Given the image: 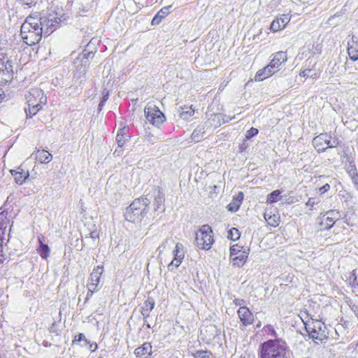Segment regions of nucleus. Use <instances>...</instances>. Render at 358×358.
Listing matches in <instances>:
<instances>
[{
  "label": "nucleus",
  "instance_id": "1",
  "mask_svg": "<svg viewBox=\"0 0 358 358\" xmlns=\"http://www.w3.org/2000/svg\"><path fill=\"white\" fill-rule=\"evenodd\" d=\"M150 204V199L147 196L134 199L124 213L125 220L131 222L141 221L149 212Z\"/></svg>",
  "mask_w": 358,
  "mask_h": 358
},
{
  "label": "nucleus",
  "instance_id": "2",
  "mask_svg": "<svg viewBox=\"0 0 358 358\" xmlns=\"http://www.w3.org/2000/svg\"><path fill=\"white\" fill-rule=\"evenodd\" d=\"M259 354L260 358H289L286 343L280 339L269 340L262 343Z\"/></svg>",
  "mask_w": 358,
  "mask_h": 358
},
{
  "label": "nucleus",
  "instance_id": "3",
  "mask_svg": "<svg viewBox=\"0 0 358 358\" xmlns=\"http://www.w3.org/2000/svg\"><path fill=\"white\" fill-rule=\"evenodd\" d=\"M94 57V53L93 51H88L87 50H84L82 53L79 54L74 60V65L76 68L74 71L75 78H85L87 69L90 65V62ZM85 80V79H82L80 81V83H82Z\"/></svg>",
  "mask_w": 358,
  "mask_h": 358
},
{
  "label": "nucleus",
  "instance_id": "4",
  "mask_svg": "<svg viewBox=\"0 0 358 358\" xmlns=\"http://www.w3.org/2000/svg\"><path fill=\"white\" fill-rule=\"evenodd\" d=\"M42 26L28 25L22 24L20 29V34L24 42L31 46L38 43L42 38Z\"/></svg>",
  "mask_w": 358,
  "mask_h": 358
},
{
  "label": "nucleus",
  "instance_id": "5",
  "mask_svg": "<svg viewBox=\"0 0 358 358\" xmlns=\"http://www.w3.org/2000/svg\"><path fill=\"white\" fill-rule=\"evenodd\" d=\"M213 231L208 224L203 225L196 233L195 243L198 248L208 250L214 242Z\"/></svg>",
  "mask_w": 358,
  "mask_h": 358
},
{
  "label": "nucleus",
  "instance_id": "6",
  "mask_svg": "<svg viewBox=\"0 0 358 358\" xmlns=\"http://www.w3.org/2000/svg\"><path fill=\"white\" fill-rule=\"evenodd\" d=\"M230 261L233 266L241 267L247 261L249 249H243V247L238 244L230 247Z\"/></svg>",
  "mask_w": 358,
  "mask_h": 358
},
{
  "label": "nucleus",
  "instance_id": "7",
  "mask_svg": "<svg viewBox=\"0 0 358 358\" xmlns=\"http://www.w3.org/2000/svg\"><path fill=\"white\" fill-rule=\"evenodd\" d=\"M147 120L152 125L159 127L166 120L164 113L154 104L148 103L144 110Z\"/></svg>",
  "mask_w": 358,
  "mask_h": 358
},
{
  "label": "nucleus",
  "instance_id": "8",
  "mask_svg": "<svg viewBox=\"0 0 358 358\" xmlns=\"http://www.w3.org/2000/svg\"><path fill=\"white\" fill-rule=\"evenodd\" d=\"M13 70L12 62H1L0 64V85L9 84L13 79Z\"/></svg>",
  "mask_w": 358,
  "mask_h": 358
},
{
  "label": "nucleus",
  "instance_id": "9",
  "mask_svg": "<svg viewBox=\"0 0 358 358\" xmlns=\"http://www.w3.org/2000/svg\"><path fill=\"white\" fill-rule=\"evenodd\" d=\"M8 213L5 211H1L0 213V262L3 263L5 260H6L7 257L6 253L4 252V248L3 246V238L2 236L5 233V230L7 227V224L9 222L6 215Z\"/></svg>",
  "mask_w": 358,
  "mask_h": 358
},
{
  "label": "nucleus",
  "instance_id": "10",
  "mask_svg": "<svg viewBox=\"0 0 358 358\" xmlns=\"http://www.w3.org/2000/svg\"><path fill=\"white\" fill-rule=\"evenodd\" d=\"M152 197H153L154 199V210L157 211L158 210L162 209L165 201V196L164 193L160 187L156 186L154 187Z\"/></svg>",
  "mask_w": 358,
  "mask_h": 358
},
{
  "label": "nucleus",
  "instance_id": "11",
  "mask_svg": "<svg viewBox=\"0 0 358 358\" xmlns=\"http://www.w3.org/2000/svg\"><path fill=\"white\" fill-rule=\"evenodd\" d=\"M173 254L174 255V258L168 266L169 270L171 269V266H173V265L176 268L178 267L180 265L182 260L185 257L183 245L182 243H178L176 244L175 248L173 251Z\"/></svg>",
  "mask_w": 358,
  "mask_h": 358
},
{
  "label": "nucleus",
  "instance_id": "12",
  "mask_svg": "<svg viewBox=\"0 0 358 358\" xmlns=\"http://www.w3.org/2000/svg\"><path fill=\"white\" fill-rule=\"evenodd\" d=\"M237 313L243 326L246 327L252 324L254 321V317L248 308L246 306L240 307L237 311Z\"/></svg>",
  "mask_w": 358,
  "mask_h": 358
},
{
  "label": "nucleus",
  "instance_id": "13",
  "mask_svg": "<svg viewBox=\"0 0 358 358\" xmlns=\"http://www.w3.org/2000/svg\"><path fill=\"white\" fill-rule=\"evenodd\" d=\"M291 15L289 14H283L280 17L275 19L270 26V29L273 32L282 29L286 24L290 21Z\"/></svg>",
  "mask_w": 358,
  "mask_h": 358
},
{
  "label": "nucleus",
  "instance_id": "14",
  "mask_svg": "<svg viewBox=\"0 0 358 358\" xmlns=\"http://www.w3.org/2000/svg\"><path fill=\"white\" fill-rule=\"evenodd\" d=\"M10 173L18 185H22L29 176V171L22 169V166H19L17 170H10Z\"/></svg>",
  "mask_w": 358,
  "mask_h": 358
},
{
  "label": "nucleus",
  "instance_id": "15",
  "mask_svg": "<svg viewBox=\"0 0 358 358\" xmlns=\"http://www.w3.org/2000/svg\"><path fill=\"white\" fill-rule=\"evenodd\" d=\"M287 54L285 52L280 51L273 55V59L269 63L270 68H273L276 71L279 70V66L287 61Z\"/></svg>",
  "mask_w": 358,
  "mask_h": 358
},
{
  "label": "nucleus",
  "instance_id": "16",
  "mask_svg": "<svg viewBox=\"0 0 358 358\" xmlns=\"http://www.w3.org/2000/svg\"><path fill=\"white\" fill-rule=\"evenodd\" d=\"M348 53L352 61L358 59V37L352 36L351 41L348 43Z\"/></svg>",
  "mask_w": 358,
  "mask_h": 358
},
{
  "label": "nucleus",
  "instance_id": "17",
  "mask_svg": "<svg viewBox=\"0 0 358 358\" xmlns=\"http://www.w3.org/2000/svg\"><path fill=\"white\" fill-rule=\"evenodd\" d=\"M325 215H327L324 228L326 230L330 229L334 226L335 222L341 217L339 211L336 210H330L326 213Z\"/></svg>",
  "mask_w": 358,
  "mask_h": 358
},
{
  "label": "nucleus",
  "instance_id": "18",
  "mask_svg": "<svg viewBox=\"0 0 358 358\" xmlns=\"http://www.w3.org/2000/svg\"><path fill=\"white\" fill-rule=\"evenodd\" d=\"M327 134H320L315 137L313 140V145L317 150V152L321 153L326 151L327 148L324 147L325 141H327Z\"/></svg>",
  "mask_w": 358,
  "mask_h": 358
},
{
  "label": "nucleus",
  "instance_id": "19",
  "mask_svg": "<svg viewBox=\"0 0 358 358\" xmlns=\"http://www.w3.org/2000/svg\"><path fill=\"white\" fill-rule=\"evenodd\" d=\"M136 357L144 358L148 357L152 355V345L150 343L145 342L141 346L137 348L134 350Z\"/></svg>",
  "mask_w": 358,
  "mask_h": 358
},
{
  "label": "nucleus",
  "instance_id": "20",
  "mask_svg": "<svg viewBox=\"0 0 358 358\" xmlns=\"http://www.w3.org/2000/svg\"><path fill=\"white\" fill-rule=\"evenodd\" d=\"M243 196L244 195L242 192H239L236 196H234L232 201L227 207L228 210L230 212H236L241 206Z\"/></svg>",
  "mask_w": 358,
  "mask_h": 358
},
{
  "label": "nucleus",
  "instance_id": "21",
  "mask_svg": "<svg viewBox=\"0 0 358 358\" xmlns=\"http://www.w3.org/2000/svg\"><path fill=\"white\" fill-rule=\"evenodd\" d=\"M103 271V268L101 266H97L96 268H94L90 274V282L88 284H93V285L97 288Z\"/></svg>",
  "mask_w": 358,
  "mask_h": 358
},
{
  "label": "nucleus",
  "instance_id": "22",
  "mask_svg": "<svg viewBox=\"0 0 358 358\" xmlns=\"http://www.w3.org/2000/svg\"><path fill=\"white\" fill-rule=\"evenodd\" d=\"M275 72L273 68H270V64L259 70L255 75L256 81H262L266 78H268Z\"/></svg>",
  "mask_w": 358,
  "mask_h": 358
},
{
  "label": "nucleus",
  "instance_id": "23",
  "mask_svg": "<svg viewBox=\"0 0 358 358\" xmlns=\"http://www.w3.org/2000/svg\"><path fill=\"white\" fill-rule=\"evenodd\" d=\"M32 155H34L36 160L41 164H47L52 159V155L45 150H38Z\"/></svg>",
  "mask_w": 358,
  "mask_h": 358
},
{
  "label": "nucleus",
  "instance_id": "24",
  "mask_svg": "<svg viewBox=\"0 0 358 358\" xmlns=\"http://www.w3.org/2000/svg\"><path fill=\"white\" fill-rule=\"evenodd\" d=\"M44 237H38V241L39 245L37 248L38 253L39 255L44 259H46L50 255V248L49 246L43 243Z\"/></svg>",
  "mask_w": 358,
  "mask_h": 358
},
{
  "label": "nucleus",
  "instance_id": "25",
  "mask_svg": "<svg viewBox=\"0 0 358 358\" xmlns=\"http://www.w3.org/2000/svg\"><path fill=\"white\" fill-rule=\"evenodd\" d=\"M171 6H165L160 9V10L155 15L152 20V24L156 25L161 22L162 20L168 15Z\"/></svg>",
  "mask_w": 358,
  "mask_h": 358
},
{
  "label": "nucleus",
  "instance_id": "26",
  "mask_svg": "<svg viewBox=\"0 0 358 358\" xmlns=\"http://www.w3.org/2000/svg\"><path fill=\"white\" fill-rule=\"evenodd\" d=\"M345 169L347 173L352 178V180L355 183H357L358 179V173L354 162L348 161V162L345 164Z\"/></svg>",
  "mask_w": 358,
  "mask_h": 358
},
{
  "label": "nucleus",
  "instance_id": "27",
  "mask_svg": "<svg viewBox=\"0 0 358 358\" xmlns=\"http://www.w3.org/2000/svg\"><path fill=\"white\" fill-rule=\"evenodd\" d=\"M23 24H27L28 25H33V27H36V25L42 26L43 22L42 18L40 17V14L38 13H36L27 17Z\"/></svg>",
  "mask_w": 358,
  "mask_h": 358
},
{
  "label": "nucleus",
  "instance_id": "28",
  "mask_svg": "<svg viewBox=\"0 0 358 358\" xmlns=\"http://www.w3.org/2000/svg\"><path fill=\"white\" fill-rule=\"evenodd\" d=\"M28 105L29 108H25V113L27 115V117H32L34 115H35L37 112L41 108V105L38 103H31V99H28Z\"/></svg>",
  "mask_w": 358,
  "mask_h": 358
},
{
  "label": "nucleus",
  "instance_id": "29",
  "mask_svg": "<svg viewBox=\"0 0 358 358\" xmlns=\"http://www.w3.org/2000/svg\"><path fill=\"white\" fill-rule=\"evenodd\" d=\"M125 128L120 129L116 136V142L119 148H122L124 143L129 141L130 136L128 135L125 131Z\"/></svg>",
  "mask_w": 358,
  "mask_h": 358
},
{
  "label": "nucleus",
  "instance_id": "30",
  "mask_svg": "<svg viewBox=\"0 0 358 358\" xmlns=\"http://www.w3.org/2000/svg\"><path fill=\"white\" fill-rule=\"evenodd\" d=\"M205 135L204 127L198 126L192 132L191 138L192 141L199 142L203 139Z\"/></svg>",
  "mask_w": 358,
  "mask_h": 358
},
{
  "label": "nucleus",
  "instance_id": "31",
  "mask_svg": "<svg viewBox=\"0 0 358 358\" xmlns=\"http://www.w3.org/2000/svg\"><path fill=\"white\" fill-rule=\"evenodd\" d=\"M194 113V110L192 106H185L181 108L180 117L183 119H188L189 117L192 116Z\"/></svg>",
  "mask_w": 358,
  "mask_h": 358
},
{
  "label": "nucleus",
  "instance_id": "32",
  "mask_svg": "<svg viewBox=\"0 0 358 358\" xmlns=\"http://www.w3.org/2000/svg\"><path fill=\"white\" fill-rule=\"evenodd\" d=\"M341 141H339V139L336 137H331V136H328L327 137V141H325V144L327 145V148H336V146H338L339 144H340Z\"/></svg>",
  "mask_w": 358,
  "mask_h": 358
},
{
  "label": "nucleus",
  "instance_id": "33",
  "mask_svg": "<svg viewBox=\"0 0 358 358\" xmlns=\"http://www.w3.org/2000/svg\"><path fill=\"white\" fill-rule=\"evenodd\" d=\"M281 190L276 189L273 191L268 195L267 202L269 203H273L278 201L279 196L281 194Z\"/></svg>",
  "mask_w": 358,
  "mask_h": 358
},
{
  "label": "nucleus",
  "instance_id": "34",
  "mask_svg": "<svg viewBox=\"0 0 358 358\" xmlns=\"http://www.w3.org/2000/svg\"><path fill=\"white\" fill-rule=\"evenodd\" d=\"M194 358H213V354L208 350H197L194 354Z\"/></svg>",
  "mask_w": 358,
  "mask_h": 358
},
{
  "label": "nucleus",
  "instance_id": "35",
  "mask_svg": "<svg viewBox=\"0 0 358 358\" xmlns=\"http://www.w3.org/2000/svg\"><path fill=\"white\" fill-rule=\"evenodd\" d=\"M155 300L150 297L148 296V299L143 302V304L141 307V309H147L148 310L152 311L153 308H155Z\"/></svg>",
  "mask_w": 358,
  "mask_h": 358
},
{
  "label": "nucleus",
  "instance_id": "36",
  "mask_svg": "<svg viewBox=\"0 0 358 358\" xmlns=\"http://www.w3.org/2000/svg\"><path fill=\"white\" fill-rule=\"evenodd\" d=\"M224 117H225V115H224L222 113L214 114V117H213V120L217 122L215 127H220L222 124H224V123L229 122L228 119L227 120H224Z\"/></svg>",
  "mask_w": 358,
  "mask_h": 358
},
{
  "label": "nucleus",
  "instance_id": "37",
  "mask_svg": "<svg viewBox=\"0 0 358 358\" xmlns=\"http://www.w3.org/2000/svg\"><path fill=\"white\" fill-rule=\"evenodd\" d=\"M241 236V234L236 228H232L228 232V238H230L231 240L235 241L238 239H239Z\"/></svg>",
  "mask_w": 358,
  "mask_h": 358
},
{
  "label": "nucleus",
  "instance_id": "38",
  "mask_svg": "<svg viewBox=\"0 0 358 358\" xmlns=\"http://www.w3.org/2000/svg\"><path fill=\"white\" fill-rule=\"evenodd\" d=\"M80 345L87 348L91 352H94L97 349V344L94 342H91L88 339L85 340V342L80 343Z\"/></svg>",
  "mask_w": 358,
  "mask_h": 358
},
{
  "label": "nucleus",
  "instance_id": "39",
  "mask_svg": "<svg viewBox=\"0 0 358 358\" xmlns=\"http://www.w3.org/2000/svg\"><path fill=\"white\" fill-rule=\"evenodd\" d=\"M87 294L86 296V298L85 299V303H87L88 300L92 296L93 294L98 290L97 288H96L93 284H87Z\"/></svg>",
  "mask_w": 358,
  "mask_h": 358
},
{
  "label": "nucleus",
  "instance_id": "40",
  "mask_svg": "<svg viewBox=\"0 0 358 358\" xmlns=\"http://www.w3.org/2000/svg\"><path fill=\"white\" fill-rule=\"evenodd\" d=\"M307 332L312 338L321 340V338H319V332L318 330L316 329V325H313L311 330L307 329Z\"/></svg>",
  "mask_w": 358,
  "mask_h": 358
},
{
  "label": "nucleus",
  "instance_id": "41",
  "mask_svg": "<svg viewBox=\"0 0 358 358\" xmlns=\"http://www.w3.org/2000/svg\"><path fill=\"white\" fill-rule=\"evenodd\" d=\"M87 338H86L84 334L80 333L75 336V338H74L73 343L75 344L80 345V343H83L85 342V340H87Z\"/></svg>",
  "mask_w": 358,
  "mask_h": 358
},
{
  "label": "nucleus",
  "instance_id": "42",
  "mask_svg": "<svg viewBox=\"0 0 358 358\" xmlns=\"http://www.w3.org/2000/svg\"><path fill=\"white\" fill-rule=\"evenodd\" d=\"M258 134V129L254 127H251L248 131H247L245 137L247 139H250Z\"/></svg>",
  "mask_w": 358,
  "mask_h": 358
},
{
  "label": "nucleus",
  "instance_id": "43",
  "mask_svg": "<svg viewBox=\"0 0 358 358\" xmlns=\"http://www.w3.org/2000/svg\"><path fill=\"white\" fill-rule=\"evenodd\" d=\"M169 243H173V240H166L164 242H163L158 248V250L159 251V253H162L166 248V245H169Z\"/></svg>",
  "mask_w": 358,
  "mask_h": 358
},
{
  "label": "nucleus",
  "instance_id": "44",
  "mask_svg": "<svg viewBox=\"0 0 358 358\" xmlns=\"http://www.w3.org/2000/svg\"><path fill=\"white\" fill-rule=\"evenodd\" d=\"M108 97H109V91L106 88L103 89L102 98H101V101L106 103L107 101V100L108 99Z\"/></svg>",
  "mask_w": 358,
  "mask_h": 358
},
{
  "label": "nucleus",
  "instance_id": "45",
  "mask_svg": "<svg viewBox=\"0 0 358 358\" xmlns=\"http://www.w3.org/2000/svg\"><path fill=\"white\" fill-rule=\"evenodd\" d=\"M349 306L351 310L355 313V316L357 317L358 315V304L350 302L349 303Z\"/></svg>",
  "mask_w": 358,
  "mask_h": 358
},
{
  "label": "nucleus",
  "instance_id": "46",
  "mask_svg": "<svg viewBox=\"0 0 358 358\" xmlns=\"http://www.w3.org/2000/svg\"><path fill=\"white\" fill-rule=\"evenodd\" d=\"M150 310H148L147 309H141V314L143 316V322H147V318L150 315Z\"/></svg>",
  "mask_w": 358,
  "mask_h": 358
},
{
  "label": "nucleus",
  "instance_id": "47",
  "mask_svg": "<svg viewBox=\"0 0 358 358\" xmlns=\"http://www.w3.org/2000/svg\"><path fill=\"white\" fill-rule=\"evenodd\" d=\"M24 5L29 6H34L38 0H20Z\"/></svg>",
  "mask_w": 358,
  "mask_h": 358
},
{
  "label": "nucleus",
  "instance_id": "48",
  "mask_svg": "<svg viewBox=\"0 0 358 358\" xmlns=\"http://www.w3.org/2000/svg\"><path fill=\"white\" fill-rule=\"evenodd\" d=\"M330 189V185L328 183H326L322 187H320L319 191L321 194H324L329 191Z\"/></svg>",
  "mask_w": 358,
  "mask_h": 358
},
{
  "label": "nucleus",
  "instance_id": "49",
  "mask_svg": "<svg viewBox=\"0 0 358 358\" xmlns=\"http://www.w3.org/2000/svg\"><path fill=\"white\" fill-rule=\"evenodd\" d=\"M317 202L315 201V199L313 198H310L308 201L306 203L307 206H310V208H313L315 204H317Z\"/></svg>",
  "mask_w": 358,
  "mask_h": 358
},
{
  "label": "nucleus",
  "instance_id": "50",
  "mask_svg": "<svg viewBox=\"0 0 358 358\" xmlns=\"http://www.w3.org/2000/svg\"><path fill=\"white\" fill-rule=\"evenodd\" d=\"M234 303L237 306L242 307L241 306L245 303V301L242 299H235L234 300Z\"/></svg>",
  "mask_w": 358,
  "mask_h": 358
},
{
  "label": "nucleus",
  "instance_id": "51",
  "mask_svg": "<svg viewBox=\"0 0 358 358\" xmlns=\"http://www.w3.org/2000/svg\"><path fill=\"white\" fill-rule=\"evenodd\" d=\"M311 72V69H305L304 71H301L299 73L300 76L306 78L309 76V73Z\"/></svg>",
  "mask_w": 358,
  "mask_h": 358
},
{
  "label": "nucleus",
  "instance_id": "52",
  "mask_svg": "<svg viewBox=\"0 0 358 358\" xmlns=\"http://www.w3.org/2000/svg\"><path fill=\"white\" fill-rule=\"evenodd\" d=\"M313 323L314 324L313 325H316V329H317L318 331H320L322 329V324L321 322L316 320L315 322Z\"/></svg>",
  "mask_w": 358,
  "mask_h": 358
},
{
  "label": "nucleus",
  "instance_id": "53",
  "mask_svg": "<svg viewBox=\"0 0 358 358\" xmlns=\"http://www.w3.org/2000/svg\"><path fill=\"white\" fill-rule=\"evenodd\" d=\"M90 235H91V238H96L99 236V235L96 231H92Z\"/></svg>",
  "mask_w": 358,
  "mask_h": 358
},
{
  "label": "nucleus",
  "instance_id": "54",
  "mask_svg": "<svg viewBox=\"0 0 358 358\" xmlns=\"http://www.w3.org/2000/svg\"><path fill=\"white\" fill-rule=\"evenodd\" d=\"M105 105V102H103V101H100L99 103V106H98V110L99 111H101L103 107V106Z\"/></svg>",
  "mask_w": 358,
  "mask_h": 358
},
{
  "label": "nucleus",
  "instance_id": "55",
  "mask_svg": "<svg viewBox=\"0 0 358 358\" xmlns=\"http://www.w3.org/2000/svg\"><path fill=\"white\" fill-rule=\"evenodd\" d=\"M3 96H4L3 92L2 89L0 88V103L2 102V100L3 99Z\"/></svg>",
  "mask_w": 358,
  "mask_h": 358
},
{
  "label": "nucleus",
  "instance_id": "56",
  "mask_svg": "<svg viewBox=\"0 0 358 358\" xmlns=\"http://www.w3.org/2000/svg\"><path fill=\"white\" fill-rule=\"evenodd\" d=\"M55 327H56V324L54 322L50 329V332H56Z\"/></svg>",
  "mask_w": 358,
  "mask_h": 358
},
{
  "label": "nucleus",
  "instance_id": "57",
  "mask_svg": "<svg viewBox=\"0 0 358 358\" xmlns=\"http://www.w3.org/2000/svg\"><path fill=\"white\" fill-rule=\"evenodd\" d=\"M41 92L39 90H38V89L34 90H33V93H34L33 95H38V96H39Z\"/></svg>",
  "mask_w": 358,
  "mask_h": 358
},
{
  "label": "nucleus",
  "instance_id": "58",
  "mask_svg": "<svg viewBox=\"0 0 358 358\" xmlns=\"http://www.w3.org/2000/svg\"><path fill=\"white\" fill-rule=\"evenodd\" d=\"M305 328H306V331H307V329H308V330H311V329H312L313 327H311L309 324H306V327H305Z\"/></svg>",
  "mask_w": 358,
  "mask_h": 358
},
{
  "label": "nucleus",
  "instance_id": "59",
  "mask_svg": "<svg viewBox=\"0 0 358 358\" xmlns=\"http://www.w3.org/2000/svg\"><path fill=\"white\" fill-rule=\"evenodd\" d=\"M114 155H120V151L118 150L117 149H116L114 152Z\"/></svg>",
  "mask_w": 358,
  "mask_h": 358
},
{
  "label": "nucleus",
  "instance_id": "60",
  "mask_svg": "<svg viewBox=\"0 0 358 358\" xmlns=\"http://www.w3.org/2000/svg\"><path fill=\"white\" fill-rule=\"evenodd\" d=\"M268 329H272V331H273V333L274 334H275V330L273 329V327H272L271 325H268Z\"/></svg>",
  "mask_w": 358,
  "mask_h": 358
},
{
  "label": "nucleus",
  "instance_id": "61",
  "mask_svg": "<svg viewBox=\"0 0 358 358\" xmlns=\"http://www.w3.org/2000/svg\"><path fill=\"white\" fill-rule=\"evenodd\" d=\"M355 350H358V341H357V343H355Z\"/></svg>",
  "mask_w": 358,
  "mask_h": 358
},
{
  "label": "nucleus",
  "instance_id": "62",
  "mask_svg": "<svg viewBox=\"0 0 358 358\" xmlns=\"http://www.w3.org/2000/svg\"><path fill=\"white\" fill-rule=\"evenodd\" d=\"M260 327H261V323H260V322H259L258 324L256 325V327L259 328Z\"/></svg>",
  "mask_w": 358,
  "mask_h": 358
},
{
  "label": "nucleus",
  "instance_id": "63",
  "mask_svg": "<svg viewBox=\"0 0 358 358\" xmlns=\"http://www.w3.org/2000/svg\"><path fill=\"white\" fill-rule=\"evenodd\" d=\"M145 326L148 329L151 328L150 324L149 323H148Z\"/></svg>",
  "mask_w": 358,
  "mask_h": 358
},
{
  "label": "nucleus",
  "instance_id": "64",
  "mask_svg": "<svg viewBox=\"0 0 358 358\" xmlns=\"http://www.w3.org/2000/svg\"><path fill=\"white\" fill-rule=\"evenodd\" d=\"M148 323V322H144V325H146Z\"/></svg>",
  "mask_w": 358,
  "mask_h": 358
}]
</instances>
